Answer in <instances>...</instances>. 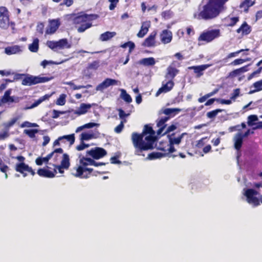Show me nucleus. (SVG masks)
I'll use <instances>...</instances> for the list:
<instances>
[{"label":"nucleus","mask_w":262,"mask_h":262,"mask_svg":"<svg viewBox=\"0 0 262 262\" xmlns=\"http://www.w3.org/2000/svg\"><path fill=\"white\" fill-rule=\"evenodd\" d=\"M99 66V62L97 61H94L91 64H90L89 68L90 69L96 70Z\"/></svg>","instance_id":"nucleus-55"},{"label":"nucleus","mask_w":262,"mask_h":262,"mask_svg":"<svg viewBox=\"0 0 262 262\" xmlns=\"http://www.w3.org/2000/svg\"><path fill=\"white\" fill-rule=\"evenodd\" d=\"M150 26V21H145L142 22L141 29L137 33V36L139 38L143 37L147 33Z\"/></svg>","instance_id":"nucleus-20"},{"label":"nucleus","mask_w":262,"mask_h":262,"mask_svg":"<svg viewBox=\"0 0 262 262\" xmlns=\"http://www.w3.org/2000/svg\"><path fill=\"white\" fill-rule=\"evenodd\" d=\"M228 1L209 0L200 12L194 14V17L198 19L206 20L215 18L222 11L226 9L225 4Z\"/></svg>","instance_id":"nucleus-3"},{"label":"nucleus","mask_w":262,"mask_h":262,"mask_svg":"<svg viewBox=\"0 0 262 262\" xmlns=\"http://www.w3.org/2000/svg\"><path fill=\"white\" fill-rule=\"evenodd\" d=\"M51 94H46L40 97L38 100H36L31 106L25 107V110L32 109L37 106L43 101L49 99V98L51 96Z\"/></svg>","instance_id":"nucleus-25"},{"label":"nucleus","mask_w":262,"mask_h":262,"mask_svg":"<svg viewBox=\"0 0 262 262\" xmlns=\"http://www.w3.org/2000/svg\"><path fill=\"white\" fill-rule=\"evenodd\" d=\"M243 51H244V50H239V51L231 53L228 55V56H227L226 58L223 59L222 60L218 61L217 62H223V63L221 65V66H224L225 64V63H226L227 62V60L228 58H230L236 56L238 54H239L241 52H243Z\"/></svg>","instance_id":"nucleus-39"},{"label":"nucleus","mask_w":262,"mask_h":262,"mask_svg":"<svg viewBox=\"0 0 262 262\" xmlns=\"http://www.w3.org/2000/svg\"><path fill=\"white\" fill-rule=\"evenodd\" d=\"M211 66L212 64H206L198 66L190 67L188 68V69L193 70L194 72L196 74V77L199 78L203 75L204 71Z\"/></svg>","instance_id":"nucleus-15"},{"label":"nucleus","mask_w":262,"mask_h":262,"mask_svg":"<svg viewBox=\"0 0 262 262\" xmlns=\"http://www.w3.org/2000/svg\"><path fill=\"white\" fill-rule=\"evenodd\" d=\"M258 117L255 115H250L248 117V124L250 126H253L255 124L254 122L258 120Z\"/></svg>","instance_id":"nucleus-43"},{"label":"nucleus","mask_w":262,"mask_h":262,"mask_svg":"<svg viewBox=\"0 0 262 262\" xmlns=\"http://www.w3.org/2000/svg\"><path fill=\"white\" fill-rule=\"evenodd\" d=\"M23 46L14 45L5 48L4 53L8 55L20 54L23 52Z\"/></svg>","instance_id":"nucleus-13"},{"label":"nucleus","mask_w":262,"mask_h":262,"mask_svg":"<svg viewBox=\"0 0 262 262\" xmlns=\"http://www.w3.org/2000/svg\"><path fill=\"white\" fill-rule=\"evenodd\" d=\"M54 2L59 3L61 0H52ZM62 2L60 4V6H66L68 7L71 6L73 3V0H62Z\"/></svg>","instance_id":"nucleus-45"},{"label":"nucleus","mask_w":262,"mask_h":262,"mask_svg":"<svg viewBox=\"0 0 262 262\" xmlns=\"http://www.w3.org/2000/svg\"><path fill=\"white\" fill-rule=\"evenodd\" d=\"M157 32L156 31L152 32L149 36L145 39L144 41L142 43V45L144 47H154L155 46V37Z\"/></svg>","instance_id":"nucleus-21"},{"label":"nucleus","mask_w":262,"mask_h":262,"mask_svg":"<svg viewBox=\"0 0 262 262\" xmlns=\"http://www.w3.org/2000/svg\"><path fill=\"white\" fill-rule=\"evenodd\" d=\"M12 91V89H9L5 92L4 96L0 99V106L2 104L8 103L9 104L10 103H18L19 102V97L15 96H11Z\"/></svg>","instance_id":"nucleus-10"},{"label":"nucleus","mask_w":262,"mask_h":262,"mask_svg":"<svg viewBox=\"0 0 262 262\" xmlns=\"http://www.w3.org/2000/svg\"><path fill=\"white\" fill-rule=\"evenodd\" d=\"M24 132L31 138H33L35 134L38 132V130L37 129H25Z\"/></svg>","instance_id":"nucleus-44"},{"label":"nucleus","mask_w":262,"mask_h":262,"mask_svg":"<svg viewBox=\"0 0 262 262\" xmlns=\"http://www.w3.org/2000/svg\"><path fill=\"white\" fill-rule=\"evenodd\" d=\"M124 128V125L122 124V123H120L118 126H117L115 129H114V131L117 133V134H119L120 133L122 130H123Z\"/></svg>","instance_id":"nucleus-60"},{"label":"nucleus","mask_w":262,"mask_h":262,"mask_svg":"<svg viewBox=\"0 0 262 262\" xmlns=\"http://www.w3.org/2000/svg\"><path fill=\"white\" fill-rule=\"evenodd\" d=\"M176 129V125H171L169 126H168L166 130V132L163 134V135L165 134H167V133H169L171 132H172L174 130H175Z\"/></svg>","instance_id":"nucleus-64"},{"label":"nucleus","mask_w":262,"mask_h":262,"mask_svg":"<svg viewBox=\"0 0 262 262\" xmlns=\"http://www.w3.org/2000/svg\"><path fill=\"white\" fill-rule=\"evenodd\" d=\"M62 141L64 140H66L70 142V145H72L74 144L75 141V136L74 134H71L69 135H65L61 137Z\"/></svg>","instance_id":"nucleus-48"},{"label":"nucleus","mask_w":262,"mask_h":262,"mask_svg":"<svg viewBox=\"0 0 262 262\" xmlns=\"http://www.w3.org/2000/svg\"><path fill=\"white\" fill-rule=\"evenodd\" d=\"M173 82L172 80H168L165 83L163 82V86L159 89L156 93V96L157 97L162 93H166L171 90L173 86Z\"/></svg>","instance_id":"nucleus-14"},{"label":"nucleus","mask_w":262,"mask_h":262,"mask_svg":"<svg viewBox=\"0 0 262 262\" xmlns=\"http://www.w3.org/2000/svg\"><path fill=\"white\" fill-rule=\"evenodd\" d=\"M228 1L209 0L200 12L194 14V17L198 19L206 20L215 18L222 11L226 9L225 4Z\"/></svg>","instance_id":"nucleus-2"},{"label":"nucleus","mask_w":262,"mask_h":262,"mask_svg":"<svg viewBox=\"0 0 262 262\" xmlns=\"http://www.w3.org/2000/svg\"><path fill=\"white\" fill-rule=\"evenodd\" d=\"M95 135L93 133H82L80 136V141H88L95 138Z\"/></svg>","instance_id":"nucleus-37"},{"label":"nucleus","mask_w":262,"mask_h":262,"mask_svg":"<svg viewBox=\"0 0 262 262\" xmlns=\"http://www.w3.org/2000/svg\"><path fill=\"white\" fill-rule=\"evenodd\" d=\"M43 142L42 143V146H46L50 141V138L48 136H45L43 137Z\"/></svg>","instance_id":"nucleus-62"},{"label":"nucleus","mask_w":262,"mask_h":262,"mask_svg":"<svg viewBox=\"0 0 262 262\" xmlns=\"http://www.w3.org/2000/svg\"><path fill=\"white\" fill-rule=\"evenodd\" d=\"M253 86L256 89V91H259L262 90V79L255 82Z\"/></svg>","instance_id":"nucleus-54"},{"label":"nucleus","mask_w":262,"mask_h":262,"mask_svg":"<svg viewBox=\"0 0 262 262\" xmlns=\"http://www.w3.org/2000/svg\"><path fill=\"white\" fill-rule=\"evenodd\" d=\"M28 48L32 52H37L39 48V39L38 38L34 39L33 42L29 45Z\"/></svg>","instance_id":"nucleus-33"},{"label":"nucleus","mask_w":262,"mask_h":262,"mask_svg":"<svg viewBox=\"0 0 262 262\" xmlns=\"http://www.w3.org/2000/svg\"><path fill=\"white\" fill-rule=\"evenodd\" d=\"M92 26V23L90 21L82 24L80 25V26L78 28L77 31L79 33L83 32L85 31L87 29L90 28Z\"/></svg>","instance_id":"nucleus-40"},{"label":"nucleus","mask_w":262,"mask_h":262,"mask_svg":"<svg viewBox=\"0 0 262 262\" xmlns=\"http://www.w3.org/2000/svg\"><path fill=\"white\" fill-rule=\"evenodd\" d=\"M57 173L56 169H54L53 171H50L45 168L39 169L37 173L39 176L42 177L52 178H54Z\"/></svg>","instance_id":"nucleus-19"},{"label":"nucleus","mask_w":262,"mask_h":262,"mask_svg":"<svg viewBox=\"0 0 262 262\" xmlns=\"http://www.w3.org/2000/svg\"><path fill=\"white\" fill-rule=\"evenodd\" d=\"M91 20L92 17L91 15L86 14H83L76 16L74 18L73 21L75 24L81 25L82 24L91 21Z\"/></svg>","instance_id":"nucleus-16"},{"label":"nucleus","mask_w":262,"mask_h":262,"mask_svg":"<svg viewBox=\"0 0 262 262\" xmlns=\"http://www.w3.org/2000/svg\"><path fill=\"white\" fill-rule=\"evenodd\" d=\"M29 167L28 165H26L24 162H21L16 164L15 170L21 173H24V171H28Z\"/></svg>","instance_id":"nucleus-31"},{"label":"nucleus","mask_w":262,"mask_h":262,"mask_svg":"<svg viewBox=\"0 0 262 262\" xmlns=\"http://www.w3.org/2000/svg\"><path fill=\"white\" fill-rule=\"evenodd\" d=\"M99 125L100 124L99 123L93 122L88 123L83 125L77 127L76 130V133H79L85 128H91L95 126L98 127L99 126Z\"/></svg>","instance_id":"nucleus-32"},{"label":"nucleus","mask_w":262,"mask_h":262,"mask_svg":"<svg viewBox=\"0 0 262 262\" xmlns=\"http://www.w3.org/2000/svg\"><path fill=\"white\" fill-rule=\"evenodd\" d=\"M93 105H95V104H90L82 103L77 110L74 111V114L78 115L84 114L88 112Z\"/></svg>","instance_id":"nucleus-22"},{"label":"nucleus","mask_w":262,"mask_h":262,"mask_svg":"<svg viewBox=\"0 0 262 262\" xmlns=\"http://www.w3.org/2000/svg\"><path fill=\"white\" fill-rule=\"evenodd\" d=\"M120 83L119 81L111 78H106L102 82L99 84L96 88L97 91L103 92L104 89H107L110 86L118 85Z\"/></svg>","instance_id":"nucleus-12"},{"label":"nucleus","mask_w":262,"mask_h":262,"mask_svg":"<svg viewBox=\"0 0 262 262\" xmlns=\"http://www.w3.org/2000/svg\"><path fill=\"white\" fill-rule=\"evenodd\" d=\"M67 84L72 86L73 89L74 90L84 88L83 85H76L72 82H68Z\"/></svg>","instance_id":"nucleus-61"},{"label":"nucleus","mask_w":262,"mask_h":262,"mask_svg":"<svg viewBox=\"0 0 262 262\" xmlns=\"http://www.w3.org/2000/svg\"><path fill=\"white\" fill-rule=\"evenodd\" d=\"M261 69H262V68L260 67L256 71L252 73L248 77V79L250 80L252 78H253L255 75L259 74L260 73Z\"/></svg>","instance_id":"nucleus-57"},{"label":"nucleus","mask_w":262,"mask_h":262,"mask_svg":"<svg viewBox=\"0 0 262 262\" xmlns=\"http://www.w3.org/2000/svg\"><path fill=\"white\" fill-rule=\"evenodd\" d=\"M88 156L86 155L85 157L82 155L79 156V158L80 165L76 169V172L74 174L75 177L81 178H87L93 171L92 168L86 167L87 166L92 165L94 162V160L88 158Z\"/></svg>","instance_id":"nucleus-4"},{"label":"nucleus","mask_w":262,"mask_h":262,"mask_svg":"<svg viewBox=\"0 0 262 262\" xmlns=\"http://www.w3.org/2000/svg\"><path fill=\"white\" fill-rule=\"evenodd\" d=\"M186 135V133H182L181 135L177 137H175L174 134H172L171 135H168V137L169 139V142L170 144H176L178 145L181 142V140L182 138L184 137V136Z\"/></svg>","instance_id":"nucleus-23"},{"label":"nucleus","mask_w":262,"mask_h":262,"mask_svg":"<svg viewBox=\"0 0 262 262\" xmlns=\"http://www.w3.org/2000/svg\"><path fill=\"white\" fill-rule=\"evenodd\" d=\"M120 47L122 48H125L128 47H129L128 53L130 54L132 52L134 49L135 48V45L133 42L129 41L121 45Z\"/></svg>","instance_id":"nucleus-41"},{"label":"nucleus","mask_w":262,"mask_h":262,"mask_svg":"<svg viewBox=\"0 0 262 262\" xmlns=\"http://www.w3.org/2000/svg\"><path fill=\"white\" fill-rule=\"evenodd\" d=\"M239 20L238 17L228 16L225 18V21L227 23V26L232 27L234 26Z\"/></svg>","instance_id":"nucleus-36"},{"label":"nucleus","mask_w":262,"mask_h":262,"mask_svg":"<svg viewBox=\"0 0 262 262\" xmlns=\"http://www.w3.org/2000/svg\"><path fill=\"white\" fill-rule=\"evenodd\" d=\"M64 113V112H62V111H57V110H54L53 111V116H52V117L53 118H57L58 117H59L60 115L63 114Z\"/></svg>","instance_id":"nucleus-58"},{"label":"nucleus","mask_w":262,"mask_h":262,"mask_svg":"<svg viewBox=\"0 0 262 262\" xmlns=\"http://www.w3.org/2000/svg\"><path fill=\"white\" fill-rule=\"evenodd\" d=\"M138 63L144 66H152L155 64L156 61L154 57L144 58L140 60Z\"/></svg>","instance_id":"nucleus-28"},{"label":"nucleus","mask_w":262,"mask_h":262,"mask_svg":"<svg viewBox=\"0 0 262 262\" xmlns=\"http://www.w3.org/2000/svg\"><path fill=\"white\" fill-rule=\"evenodd\" d=\"M67 95L66 94H61L59 98L57 99L56 101V104L59 105H63L65 104L66 100Z\"/></svg>","instance_id":"nucleus-47"},{"label":"nucleus","mask_w":262,"mask_h":262,"mask_svg":"<svg viewBox=\"0 0 262 262\" xmlns=\"http://www.w3.org/2000/svg\"><path fill=\"white\" fill-rule=\"evenodd\" d=\"M172 37L171 32L166 29L163 30L160 35L161 41L164 44L169 43L172 40Z\"/></svg>","instance_id":"nucleus-18"},{"label":"nucleus","mask_w":262,"mask_h":262,"mask_svg":"<svg viewBox=\"0 0 262 262\" xmlns=\"http://www.w3.org/2000/svg\"><path fill=\"white\" fill-rule=\"evenodd\" d=\"M223 111L221 109H216L215 110H213L210 112H209L207 113L206 116L208 118L210 119L214 118L219 113H221Z\"/></svg>","instance_id":"nucleus-46"},{"label":"nucleus","mask_w":262,"mask_h":262,"mask_svg":"<svg viewBox=\"0 0 262 262\" xmlns=\"http://www.w3.org/2000/svg\"><path fill=\"white\" fill-rule=\"evenodd\" d=\"M9 137V134L7 131H5L0 133V140H4Z\"/></svg>","instance_id":"nucleus-63"},{"label":"nucleus","mask_w":262,"mask_h":262,"mask_svg":"<svg viewBox=\"0 0 262 262\" xmlns=\"http://www.w3.org/2000/svg\"><path fill=\"white\" fill-rule=\"evenodd\" d=\"M53 79V77L43 76L40 75L38 76L29 75L26 76L22 81L24 85H32L40 83H45Z\"/></svg>","instance_id":"nucleus-6"},{"label":"nucleus","mask_w":262,"mask_h":262,"mask_svg":"<svg viewBox=\"0 0 262 262\" xmlns=\"http://www.w3.org/2000/svg\"><path fill=\"white\" fill-rule=\"evenodd\" d=\"M106 151L101 147H95L86 151V156H89L95 159H99L106 155Z\"/></svg>","instance_id":"nucleus-11"},{"label":"nucleus","mask_w":262,"mask_h":262,"mask_svg":"<svg viewBox=\"0 0 262 262\" xmlns=\"http://www.w3.org/2000/svg\"><path fill=\"white\" fill-rule=\"evenodd\" d=\"M178 72L179 70L176 68L169 66L167 69V73L165 77L168 80H172Z\"/></svg>","instance_id":"nucleus-24"},{"label":"nucleus","mask_w":262,"mask_h":262,"mask_svg":"<svg viewBox=\"0 0 262 262\" xmlns=\"http://www.w3.org/2000/svg\"><path fill=\"white\" fill-rule=\"evenodd\" d=\"M120 91L121 92L120 98L128 103L132 102V98L130 96L126 93V90L121 89Z\"/></svg>","instance_id":"nucleus-34"},{"label":"nucleus","mask_w":262,"mask_h":262,"mask_svg":"<svg viewBox=\"0 0 262 262\" xmlns=\"http://www.w3.org/2000/svg\"><path fill=\"white\" fill-rule=\"evenodd\" d=\"M251 31V29L246 22H244L242 26L236 30L238 33H242V35H248Z\"/></svg>","instance_id":"nucleus-26"},{"label":"nucleus","mask_w":262,"mask_h":262,"mask_svg":"<svg viewBox=\"0 0 262 262\" xmlns=\"http://www.w3.org/2000/svg\"><path fill=\"white\" fill-rule=\"evenodd\" d=\"M155 131L152 127L145 125L143 133L141 134L133 133L132 141L135 148V154L141 155L143 151L153 149L156 141Z\"/></svg>","instance_id":"nucleus-1"},{"label":"nucleus","mask_w":262,"mask_h":262,"mask_svg":"<svg viewBox=\"0 0 262 262\" xmlns=\"http://www.w3.org/2000/svg\"><path fill=\"white\" fill-rule=\"evenodd\" d=\"M181 111L180 108H167L161 110V113L168 116V117H173L178 114Z\"/></svg>","instance_id":"nucleus-27"},{"label":"nucleus","mask_w":262,"mask_h":262,"mask_svg":"<svg viewBox=\"0 0 262 262\" xmlns=\"http://www.w3.org/2000/svg\"><path fill=\"white\" fill-rule=\"evenodd\" d=\"M220 36L219 29H212L203 32L198 38L199 41L209 42Z\"/></svg>","instance_id":"nucleus-8"},{"label":"nucleus","mask_w":262,"mask_h":262,"mask_svg":"<svg viewBox=\"0 0 262 262\" xmlns=\"http://www.w3.org/2000/svg\"><path fill=\"white\" fill-rule=\"evenodd\" d=\"M245 61V60L243 59H236L232 62L230 64L236 66L243 63Z\"/></svg>","instance_id":"nucleus-59"},{"label":"nucleus","mask_w":262,"mask_h":262,"mask_svg":"<svg viewBox=\"0 0 262 262\" xmlns=\"http://www.w3.org/2000/svg\"><path fill=\"white\" fill-rule=\"evenodd\" d=\"M245 69H246V67H242L241 68L232 71L231 72H230V76H235L237 75H239L241 73H243V72L246 71Z\"/></svg>","instance_id":"nucleus-49"},{"label":"nucleus","mask_w":262,"mask_h":262,"mask_svg":"<svg viewBox=\"0 0 262 262\" xmlns=\"http://www.w3.org/2000/svg\"><path fill=\"white\" fill-rule=\"evenodd\" d=\"M69 157L67 154H64L62 156V159L61 161L60 167L64 169H68L70 166Z\"/></svg>","instance_id":"nucleus-35"},{"label":"nucleus","mask_w":262,"mask_h":262,"mask_svg":"<svg viewBox=\"0 0 262 262\" xmlns=\"http://www.w3.org/2000/svg\"><path fill=\"white\" fill-rule=\"evenodd\" d=\"M46 45L49 48L56 52H58L60 50L70 49L72 46L66 38L61 39L58 41L48 40Z\"/></svg>","instance_id":"nucleus-7"},{"label":"nucleus","mask_w":262,"mask_h":262,"mask_svg":"<svg viewBox=\"0 0 262 262\" xmlns=\"http://www.w3.org/2000/svg\"><path fill=\"white\" fill-rule=\"evenodd\" d=\"M108 1L111 3V4L109 6V9L111 10H113L115 9L119 2L118 0H108Z\"/></svg>","instance_id":"nucleus-56"},{"label":"nucleus","mask_w":262,"mask_h":262,"mask_svg":"<svg viewBox=\"0 0 262 262\" xmlns=\"http://www.w3.org/2000/svg\"><path fill=\"white\" fill-rule=\"evenodd\" d=\"M59 26V23L57 20H53L50 22L49 27L47 30L46 33L48 34L54 33Z\"/></svg>","instance_id":"nucleus-29"},{"label":"nucleus","mask_w":262,"mask_h":262,"mask_svg":"<svg viewBox=\"0 0 262 262\" xmlns=\"http://www.w3.org/2000/svg\"><path fill=\"white\" fill-rule=\"evenodd\" d=\"M239 89H236L234 90L233 93L231 94V99L235 100L238 96H239Z\"/></svg>","instance_id":"nucleus-53"},{"label":"nucleus","mask_w":262,"mask_h":262,"mask_svg":"<svg viewBox=\"0 0 262 262\" xmlns=\"http://www.w3.org/2000/svg\"><path fill=\"white\" fill-rule=\"evenodd\" d=\"M243 195L246 197V201L253 207H256L262 203V195L254 188H244Z\"/></svg>","instance_id":"nucleus-5"},{"label":"nucleus","mask_w":262,"mask_h":262,"mask_svg":"<svg viewBox=\"0 0 262 262\" xmlns=\"http://www.w3.org/2000/svg\"><path fill=\"white\" fill-rule=\"evenodd\" d=\"M243 139L241 132H238L234 135L233 141L234 147L236 150L239 151L241 149L243 143Z\"/></svg>","instance_id":"nucleus-17"},{"label":"nucleus","mask_w":262,"mask_h":262,"mask_svg":"<svg viewBox=\"0 0 262 262\" xmlns=\"http://www.w3.org/2000/svg\"><path fill=\"white\" fill-rule=\"evenodd\" d=\"M166 153H161L159 152H153L148 155L147 158L149 160H154L156 159L161 158L165 157Z\"/></svg>","instance_id":"nucleus-38"},{"label":"nucleus","mask_w":262,"mask_h":262,"mask_svg":"<svg viewBox=\"0 0 262 262\" xmlns=\"http://www.w3.org/2000/svg\"><path fill=\"white\" fill-rule=\"evenodd\" d=\"M119 112V117L120 119H123V118H126L130 115L129 113H126L122 109L119 108L118 110Z\"/></svg>","instance_id":"nucleus-52"},{"label":"nucleus","mask_w":262,"mask_h":262,"mask_svg":"<svg viewBox=\"0 0 262 262\" xmlns=\"http://www.w3.org/2000/svg\"><path fill=\"white\" fill-rule=\"evenodd\" d=\"M9 12L5 7H0V28L7 29L9 26Z\"/></svg>","instance_id":"nucleus-9"},{"label":"nucleus","mask_w":262,"mask_h":262,"mask_svg":"<svg viewBox=\"0 0 262 262\" xmlns=\"http://www.w3.org/2000/svg\"><path fill=\"white\" fill-rule=\"evenodd\" d=\"M116 35L115 32L107 31L101 34L99 37V39L102 41H105L110 40Z\"/></svg>","instance_id":"nucleus-30"},{"label":"nucleus","mask_w":262,"mask_h":262,"mask_svg":"<svg viewBox=\"0 0 262 262\" xmlns=\"http://www.w3.org/2000/svg\"><path fill=\"white\" fill-rule=\"evenodd\" d=\"M174 145L170 144V143L167 145V148L166 149L163 148L162 150L164 151H168L167 153H166V155L169 153L173 152L176 151V149L173 146Z\"/></svg>","instance_id":"nucleus-51"},{"label":"nucleus","mask_w":262,"mask_h":262,"mask_svg":"<svg viewBox=\"0 0 262 262\" xmlns=\"http://www.w3.org/2000/svg\"><path fill=\"white\" fill-rule=\"evenodd\" d=\"M254 3L252 0H245L240 5L241 8H243L245 11H247L248 8L252 6Z\"/></svg>","instance_id":"nucleus-42"},{"label":"nucleus","mask_w":262,"mask_h":262,"mask_svg":"<svg viewBox=\"0 0 262 262\" xmlns=\"http://www.w3.org/2000/svg\"><path fill=\"white\" fill-rule=\"evenodd\" d=\"M38 125L35 123H31L29 121H25L21 125L20 127L22 128L24 127H37Z\"/></svg>","instance_id":"nucleus-50"}]
</instances>
